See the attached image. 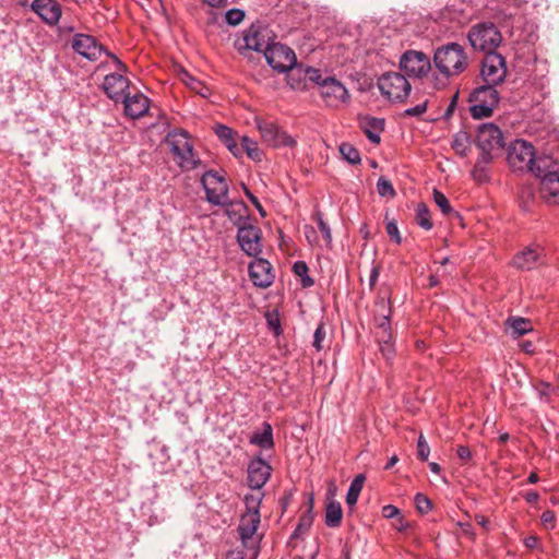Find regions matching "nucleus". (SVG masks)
I'll use <instances>...</instances> for the list:
<instances>
[{
  "mask_svg": "<svg viewBox=\"0 0 559 559\" xmlns=\"http://www.w3.org/2000/svg\"><path fill=\"white\" fill-rule=\"evenodd\" d=\"M433 64L443 76L453 78L466 71L469 58L463 46L448 43L435 50Z\"/></svg>",
  "mask_w": 559,
  "mask_h": 559,
  "instance_id": "nucleus-1",
  "label": "nucleus"
},
{
  "mask_svg": "<svg viewBox=\"0 0 559 559\" xmlns=\"http://www.w3.org/2000/svg\"><path fill=\"white\" fill-rule=\"evenodd\" d=\"M166 143L169 145L174 159L183 170H192L201 164L200 158L193 151V145L189 134L185 130H175L166 136Z\"/></svg>",
  "mask_w": 559,
  "mask_h": 559,
  "instance_id": "nucleus-2",
  "label": "nucleus"
},
{
  "mask_svg": "<svg viewBox=\"0 0 559 559\" xmlns=\"http://www.w3.org/2000/svg\"><path fill=\"white\" fill-rule=\"evenodd\" d=\"M476 144L481 152V162L489 164L504 147L503 134L495 123H483L477 130Z\"/></svg>",
  "mask_w": 559,
  "mask_h": 559,
  "instance_id": "nucleus-3",
  "label": "nucleus"
},
{
  "mask_svg": "<svg viewBox=\"0 0 559 559\" xmlns=\"http://www.w3.org/2000/svg\"><path fill=\"white\" fill-rule=\"evenodd\" d=\"M468 41L475 50L486 53L496 52L502 41V35L491 22H483L471 27L467 34Z\"/></svg>",
  "mask_w": 559,
  "mask_h": 559,
  "instance_id": "nucleus-4",
  "label": "nucleus"
},
{
  "mask_svg": "<svg viewBox=\"0 0 559 559\" xmlns=\"http://www.w3.org/2000/svg\"><path fill=\"white\" fill-rule=\"evenodd\" d=\"M508 164L514 171L535 173V151L531 143L524 140H515L508 150Z\"/></svg>",
  "mask_w": 559,
  "mask_h": 559,
  "instance_id": "nucleus-5",
  "label": "nucleus"
},
{
  "mask_svg": "<svg viewBox=\"0 0 559 559\" xmlns=\"http://www.w3.org/2000/svg\"><path fill=\"white\" fill-rule=\"evenodd\" d=\"M471 114L473 118L481 119L491 116L493 108L499 103L498 92L493 85L478 86L469 96Z\"/></svg>",
  "mask_w": 559,
  "mask_h": 559,
  "instance_id": "nucleus-6",
  "label": "nucleus"
},
{
  "mask_svg": "<svg viewBox=\"0 0 559 559\" xmlns=\"http://www.w3.org/2000/svg\"><path fill=\"white\" fill-rule=\"evenodd\" d=\"M201 183L205 190L209 203L218 206H228L231 204L227 181L217 171H206L201 178Z\"/></svg>",
  "mask_w": 559,
  "mask_h": 559,
  "instance_id": "nucleus-7",
  "label": "nucleus"
},
{
  "mask_svg": "<svg viewBox=\"0 0 559 559\" xmlns=\"http://www.w3.org/2000/svg\"><path fill=\"white\" fill-rule=\"evenodd\" d=\"M381 94L390 100L403 102L411 93L412 85L400 72H386L378 79Z\"/></svg>",
  "mask_w": 559,
  "mask_h": 559,
  "instance_id": "nucleus-8",
  "label": "nucleus"
},
{
  "mask_svg": "<svg viewBox=\"0 0 559 559\" xmlns=\"http://www.w3.org/2000/svg\"><path fill=\"white\" fill-rule=\"evenodd\" d=\"M112 59V62L116 67L117 72L107 74L104 79L103 88L105 94L112 100L119 102L128 93L130 82L122 74L126 72V66L112 53L107 52Z\"/></svg>",
  "mask_w": 559,
  "mask_h": 559,
  "instance_id": "nucleus-9",
  "label": "nucleus"
},
{
  "mask_svg": "<svg viewBox=\"0 0 559 559\" xmlns=\"http://www.w3.org/2000/svg\"><path fill=\"white\" fill-rule=\"evenodd\" d=\"M237 240L241 250L249 257H257L262 251V231L251 224L248 217L238 225Z\"/></svg>",
  "mask_w": 559,
  "mask_h": 559,
  "instance_id": "nucleus-10",
  "label": "nucleus"
},
{
  "mask_svg": "<svg viewBox=\"0 0 559 559\" xmlns=\"http://www.w3.org/2000/svg\"><path fill=\"white\" fill-rule=\"evenodd\" d=\"M400 69L408 76L420 79L431 70L429 57L423 51L406 50L400 58Z\"/></svg>",
  "mask_w": 559,
  "mask_h": 559,
  "instance_id": "nucleus-11",
  "label": "nucleus"
},
{
  "mask_svg": "<svg viewBox=\"0 0 559 559\" xmlns=\"http://www.w3.org/2000/svg\"><path fill=\"white\" fill-rule=\"evenodd\" d=\"M266 62L278 72H287L296 64L294 50L283 44L272 43L264 51Z\"/></svg>",
  "mask_w": 559,
  "mask_h": 559,
  "instance_id": "nucleus-12",
  "label": "nucleus"
},
{
  "mask_svg": "<svg viewBox=\"0 0 559 559\" xmlns=\"http://www.w3.org/2000/svg\"><path fill=\"white\" fill-rule=\"evenodd\" d=\"M480 74L486 84L498 85L507 76V66L504 58L497 52L486 53L480 68Z\"/></svg>",
  "mask_w": 559,
  "mask_h": 559,
  "instance_id": "nucleus-13",
  "label": "nucleus"
},
{
  "mask_svg": "<svg viewBox=\"0 0 559 559\" xmlns=\"http://www.w3.org/2000/svg\"><path fill=\"white\" fill-rule=\"evenodd\" d=\"M258 129L265 143L273 147H294L296 140L282 130L275 122L270 120H258Z\"/></svg>",
  "mask_w": 559,
  "mask_h": 559,
  "instance_id": "nucleus-14",
  "label": "nucleus"
},
{
  "mask_svg": "<svg viewBox=\"0 0 559 559\" xmlns=\"http://www.w3.org/2000/svg\"><path fill=\"white\" fill-rule=\"evenodd\" d=\"M242 43H238V49L265 51L272 45L270 32L266 27L251 25L242 36Z\"/></svg>",
  "mask_w": 559,
  "mask_h": 559,
  "instance_id": "nucleus-15",
  "label": "nucleus"
},
{
  "mask_svg": "<svg viewBox=\"0 0 559 559\" xmlns=\"http://www.w3.org/2000/svg\"><path fill=\"white\" fill-rule=\"evenodd\" d=\"M391 308L384 298H380L374 305L376 337L381 341H391Z\"/></svg>",
  "mask_w": 559,
  "mask_h": 559,
  "instance_id": "nucleus-16",
  "label": "nucleus"
},
{
  "mask_svg": "<svg viewBox=\"0 0 559 559\" xmlns=\"http://www.w3.org/2000/svg\"><path fill=\"white\" fill-rule=\"evenodd\" d=\"M260 515L242 514L238 526L242 547L253 551L255 556L257 543L255 533L260 525Z\"/></svg>",
  "mask_w": 559,
  "mask_h": 559,
  "instance_id": "nucleus-17",
  "label": "nucleus"
},
{
  "mask_svg": "<svg viewBox=\"0 0 559 559\" xmlns=\"http://www.w3.org/2000/svg\"><path fill=\"white\" fill-rule=\"evenodd\" d=\"M72 48L75 52L90 61L97 60L104 52V47L95 37L86 34H76L72 39Z\"/></svg>",
  "mask_w": 559,
  "mask_h": 559,
  "instance_id": "nucleus-18",
  "label": "nucleus"
},
{
  "mask_svg": "<svg viewBox=\"0 0 559 559\" xmlns=\"http://www.w3.org/2000/svg\"><path fill=\"white\" fill-rule=\"evenodd\" d=\"M320 94L329 106H337L348 98L346 87L332 76L324 78L321 83Z\"/></svg>",
  "mask_w": 559,
  "mask_h": 559,
  "instance_id": "nucleus-19",
  "label": "nucleus"
},
{
  "mask_svg": "<svg viewBox=\"0 0 559 559\" xmlns=\"http://www.w3.org/2000/svg\"><path fill=\"white\" fill-rule=\"evenodd\" d=\"M249 275L254 286L266 288L274 282L271 263L265 259H255L249 264Z\"/></svg>",
  "mask_w": 559,
  "mask_h": 559,
  "instance_id": "nucleus-20",
  "label": "nucleus"
},
{
  "mask_svg": "<svg viewBox=\"0 0 559 559\" xmlns=\"http://www.w3.org/2000/svg\"><path fill=\"white\" fill-rule=\"evenodd\" d=\"M272 467L261 457L253 459L248 465V486L261 489L271 476Z\"/></svg>",
  "mask_w": 559,
  "mask_h": 559,
  "instance_id": "nucleus-21",
  "label": "nucleus"
},
{
  "mask_svg": "<svg viewBox=\"0 0 559 559\" xmlns=\"http://www.w3.org/2000/svg\"><path fill=\"white\" fill-rule=\"evenodd\" d=\"M512 263L522 271L533 270L544 264V250L538 247H526L514 255Z\"/></svg>",
  "mask_w": 559,
  "mask_h": 559,
  "instance_id": "nucleus-22",
  "label": "nucleus"
},
{
  "mask_svg": "<svg viewBox=\"0 0 559 559\" xmlns=\"http://www.w3.org/2000/svg\"><path fill=\"white\" fill-rule=\"evenodd\" d=\"M31 8L49 25H56L62 14L61 5L55 0H33Z\"/></svg>",
  "mask_w": 559,
  "mask_h": 559,
  "instance_id": "nucleus-23",
  "label": "nucleus"
},
{
  "mask_svg": "<svg viewBox=\"0 0 559 559\" xmlns=\"http://www.w3.org/2000/svg\"><path fill=\"white\" fill-rule=\"evenodd\" d=\"M121 102L124 104L126 115L132 119L143 117L150 108V99L140 92L132 96L128 93Z\"/></svg>",
  "mask_w": 559,
  "mask_h": 559,
  "instance_id": "nucleus-24",
  "label": "nucleus"
},
{
  "mask_svg": "<svg viewBox=\"0 0 559 559\" xmlns=\"http://www.w3.org/2000/svg\"><path fill=\"white\" fill-rule=\"evenodd\" d=\"M360 128L371 143L379 144L381 141L380 134L384 130V119L365 117L360 120Z\"/></svg>",
  "mask_w": 559,
  "mask_h": 559,
  "instance_id": "nucleus-25",
  "label": "nucleus"
},
{
  "mask_svg": "<svg viewBox=\"0 0 559 559\" xmlns=\"http://www.w3.org/2000/svg\"><path fill=\"white\" fill-rule=\"evenodd\" d=\"M534 174L542 179L543 190L548 191L554 197L559 195V173L549 171L543 174L540 168L537 167Z\"/></svg>",
  "mask_w": 559,
  "mask_h": 559,
  "instance_id": "nucleus-26",
  "label": "nucleus"
},
{
  "mask_svg": "<svg viewBox=\"0 0 559 559\" xmlns=\"http://www.w3.org/2000/svg\"><path fill=\"white\" fill-rule=\"evenodd\" d=\"M252 444L259 445L262 449H272L274 447L273 430L270 424H263L261 432H254L250 439Z\"/></svg>",
  "mask_w": 559,
  "mask_h": 559,
  "instance_id": "nucleus-27",
  "label": "nucleus"
},
{
  "mask_svg": "<svg viewBox=\"0 0 559 559\" xmlns=\"http://www.w3.org/2000/svg\"><path fill=\"white\" fill-rule=\"evenodd\" d=\"M343 518V510L341 503L337 501H330L325 508V524L329 527H338Z\"/></svg>",
  "mask_w": 559,
  "mask_h": 559,
  "instance_id": "nucleus-28",
  "label": "nucleus"
},
{
  "mask_svg": "<svg viewBox=\"0 0 559 559\" xmlns=\"http://www.w3.org/2000/svg\"><path fill=\"white\" fill-rule=\"evenodd\" d=\"M182 82L194 93L199 94L200 96L207 98L211 95V90L209 86H206L203 82L195 79L188 72H183L181 74Z\"/></svg>",
  "mask_w": 559,
  "mask_h": 559,
  "instance_id": "nucleus-29",
  "label": "nucleus"
},
{
  "mask_svg": "<svg viewBox=\"0 0 559 559\" xmlns=\"http://www.w3.org/2000/svg\"><path fill=\"white\" fill-rule=\"evenodd\" d=\"M215 134L227 146V148L236 155V151H238V145L234 139L233 130L227 126L217 124L215 127Z\"/></svg>",
  "mask_w": 559,
  "mask_h": 559,
  "instance_id": "nucleus-30",
  "label": "nucleus"
},
{
  "mask_svg": "<svg viewBox=\"0 0 559 559\" xmlns=\"http://www.w3.org/2000/svg\"><path fill=\"white\" fill-rule=\"evenodd\" d=\"M365 475L358 474L350 483L349 489L346 495V503L349 507H353L357 503V500L359 498V495L362 490L364 483H365Z\"/></svg>",
  "mask_w": 559,
  "mask_h": 559,
  "instance_id": "nucleus-31",
  "label": "nucleus"
},
{
  "mask_svg": "<svg viewBox=\"0 0 559 559\" xmlns=\"http://www.w3.org/2000/svg\"><path fill=\"white\" fill-rule=\"evenodd\" d=\"M507 324L514 337H520L533 330L531 321L524 318L508 319Z\"/></svg>",
  "mask_w": 559,
  "mask_h": 559,
  "instance_id": "nucleus-32",
  "label": "nucleus"
},
{
  "mask_svg": "<svg viewBox=\"0 0 559 559\" xmlns=\"http://www.w3.org/2000/svg\"><path fill=\"white\" fill-rule=\"evenodd\" d=\"M313 515H312V499L309 501L308 510L301 514L299 518L296 530L293 533V537H299L300 535L308 532L312 525Z\"/></svg>",
  "mask_w": 559,
  "mask_h": 559,
  "instance_id": "nucleus-33",
  "label": "nucleus"
},
{
  "mask_svg": "<svg viewBox=\"0 0 559 559\" xmlns=\"http://www.w3.org/2000/svg\"><path fill=\"white\" fill-rule=\"evenodd\" d=\"M295 74H298L299 76H305L306 80L318 84L320 88L321 83L324 80L322 79V74L319 69H314L312 67H307L304 64H299L295 68Z\"/></svg>",
  "mask_w": 559,
  "mask_h": 559,
  "instance_id": "nucleus-34",
  "label": "nucleus"
},
{
  "mask_svg": "<svg viewBox=\"0 0 559 559\" xmlns=\"http://www.w3.org/2000/svg\"><path fill=\"white\" fill-rule=\"evenodd\" d=\"M263 499L262 493H248L245 496V514L260 515V506Z\"/></svg>",
  "mask_w": 559,
  "mask_h": 559,
  "instance_id": "nucleus-35",
  "label": "nucleus"
},
{
  "mask_svg": "<svg viewBox=\"0 0 559 559\" xmlns=\"http://www.w3.org/2000/svg\"><path fill=\"white\" fill-rule=\"evenodd\" d=\"M416 222L421 228L426 230H430L432 228L430 211L424 203H419L417 205Z\"/></svg>",
  "mask_w": 559,
  "mask_h": 559,
  "instance_id": "nucleus-36",
  "label": "nucleus"
},
{
  "mask_svg": "<svg viewBox=\"0 0 559 559\" xmlns=\"http://www.w3.org/2000/svg\"><path fill=\"white\" fill-rule=\"evenodd\" d=\"M340 153L352 165H357L361 160L359 151L350 143H342L340 145Z\"/></svg>",
  "mask_w": 559,
  "mask_h": 559,
  "instance_id": "nucleus-37",
  "label": "nucleus"
},
{
  "mask_svg": "<svg viewBox=\"0 0 559 559\" xmlns=\"http://www.w3.org/2000/svg\"><path fill=\"white\" fill-rule=\"evenodd\" d=\"M433 201L444 215L454 214L455 216H459V214L450 205L448 198L437 189L433 190Z\"/></svg>",
  "mask_w": 559,
  "mask_h": 559,
  "instance_id": "nucleus-38",
  "label": "nucleus"
},
{
  "mask_svg": "<svg viewBox=\"0 0 559 559\" xmlns=\"http://www.w3.org/2000/svg\"><path fill=\"white\" fill-rule=\"evenodd\" d=\"M293 270L296 275L301 277V285L302 287H310L313 285V280L308 276V265L304 261H297L294 263Z\"/></svg>",
  "mask_w": 559,
  "mask_h": 559,
  "instance_id": "nucleus-39",
  "label": "nucleus"
},
{
  "mask_svg": "<svg viewBox=\"0 0 559 559\" xmlns=\"http://www.w3.org/2000/svg\"><path fill=\"white\" fill-rule=\"evenodd\" d=\"M468 135L466 132H459L454 135L452 147L461 156H465L468 150Z\"/></svg>",
  "mask_w": 559,
  "mask_h": 559,
  "instance_id": "nucleus-40",
  "label": "nucleus"
},
{
  "mask_svg": "<svg viewBox=\"0 0 559 559\" xmlns=\"http://www.w3.org/2000/svg\"><path fill=\"white\" fill-rule=\"evenodd\" d=\"M241 146L246 151L247 155L254 159L259 160L261 156V151L258 147V144L255 141L251 140L248 136H242L241 139Z\"/></svg>",
  "mask_w": 559,
  "mask_h": 559,
  "instance_id": "nucleus-41",
  "label": "nucleus"
},
{
  "mask_svg": "<svg viewBox=\"0 0 559 559\" xmlns=\"http://www.w3.org/2000/svg\"><path fill=\"white\" fill-rule=\"evenodd\" d=\"M377 191L379 195L393 198L395 195V190L390 180L384 177H380L377 182Z\"/></svg>",
  "mask_w": 559,
  "mask_h": 559,
  "instance_id": "nucleus-42",
  "label": "nucleus"
},
{
  "mask_svg": "<svg viewBox=\"0 0 559 559\" xmlns=\"http://www.w3.org/2000/svg\"><path fill=\"white\" fill-rule=\"evenodd\" d=\"M265 319H266L269 329L272 330L276 336H278L282 333L281 320H280L278 312L277 311H267L265 313Z\"/></svg>",
  "mask_w": 559,
  "mask_h": 559,
  "instance_id": "nucleus-43",
  "label": "nucleus"
},
{
  "mask_svg": "<svg viewBox=\"0 0 559 559\" xmlns=\"http://www.w3.org/2000/svg\"><path fill=\"white\" fill-rule=\"evenodd\" d=\"M314 218L318 223L320 231L323 235L326 246L330 247L332 243V233L329 225L324 222L323 216L320 212L316 213Z\"/></svg>",
  "mask_w": 559,
  "mask_h": 559,
  "instance_id": "nucleus-44",
  "label": "nucleus"
},
{
  "mask_svg": "<svg viewBox=\"0 0 559 559\" xmlns=\"http://www.w3.org/2000/svg\"><path fill=\"white\" fill-rule=\"evenodd\" d=\"M485 165L486 164L484 162H481V156H480L478 158L477 163L475 164L474 169L472 171L473 178L477 182H485L489 178Z\"/></svg>",
  "mask_w": 559,
  "mask_h": 559,
  "instance_id": "nucleus-45",
  "label": "nucleus"
},
{
  "mask_svg": "<svg viewBox=\"0 0 559 559\" xmlns=\"http://www.w3.org/2000/svg\"><path fill=\"white\" fill-rule=\"evenodd\" d=\"M298 64L296 63L289 71V74L287 75L288 84L294 90H301L306 86V79L305 76H299L298 74H295V68Z\"/></svg>",
  "mask_w": 559,
  "mask_h": 559,
  "instance_id": "nucleus-46",
  "label": "nucleus"
},
{
  "mask_svg": "<svg viewBox=\"0 0 559 559\" xmlns=\"http://www.w3.org/2000/svg\"><path fill=\"white\" fill-rule=\"evenodd\" d=\"M226 22L229 25L236 26L245 19V12L240 9H230L225 14Z\"/></svg>",
  "mask_w": 559,
  "mask_h": 559,
  "instance_id": "nucleus-47",
  "label": "nucleus"
},
{
  "mask_svg": "<svg viewBox=\"0 0 559 559\" xmlns=\"http://www.w3.org/2000/svg\"><path fill=\"white\" fill-rule=\"evenodd\" d=\"M415 504L417 510L423 514L428 513L432 509L431 501L424 493H417L415 496Z\"/></svg>",
  "mask_w": 559,
  "mask_h": 559,
  "instance_id": "nucleus-48",
  "label": "nucleus"
},
{
  "mask_svg": "<svg viewBox=\"0 0 559 559\" xmlns=\"http://www.w3.org/2000/svg\"><path fill=\"white\" fill-rule=\"evenodd\" d=\"M430 454V448L423 435L418 437L417 441V456L421 461H427Z\"/></svg>",
  "mask_w": 559,
  "mask_h": 559,
  "instance_id": "nucleus-49",
  "label": "nucleus"
},
{
  "mask_svg": "<svg viewBox=\"0 0 559 559\" xmlns=\"http://www.w3.org/2000/svg\"><path fill=\"white\" fill-rule=\"evenodd\" d=\"M326 335L323 323H320L313 334L312 346L320 352L323 348L322 342L324 341Z\"/></svg>",
  "mask_w": 559,
  "mask_h": 559,
  "instance_id": "nucleus-50",
  "label": "nucleus"
},
{
  "mask_svg": "<svg viewBox=\"0 0 559 559\" xmlns=\"http://www.w3.org/2000/svg\"><path fill=\"white\" fill-rule=\"evenodd\" d=\"M378 343L380 345V352H381L382 356L386 360H391L394 356V348H393V345L391 344V341L378 340Z\"/></svg>",
  "mask_w": 559,
  "mask_h": 559,
  "instance_id": "nucleus-51",
  "label": "nucleus"
},
{
  "mask_svg": "<svg viewBox=\"0 0 559 559\" xmlns=\"http://www.w3.org/2000/svg\"><path fill=\"white\" fill-rule=\"evenodd\" d=\"M385 230L390 238L394 240L396 243H401L402 238L399 231V227L395 222L391 221L386 223Z\"/></svg>",
  "mask_w": 559,
  "mask_h": 559,
  "instance_id": "nucleus-52",
  "label": "nucleus"
},
{
  "mask_svg": "<svg viewBox=\"0 0 559 559\" xmlns=\"http://www.w3.org/2000/svg\"><path fill=\"white\" fill-rule=\"evenodd\" d=\"M242 189H243L246 197L250 200V202L254 205V207L259 211V213L262 216H265L266 213H265L263 206L261 205L260 201L258 200V198L253 193H251V191L245 185H242Z\"/></svg>",
  "mask_w": 559,
  "mask_h": 559,
  "instance_id": "nucleus-53",
  "label": "nucleus"
},
{
  "mask_svg": "<svg viewBox=\"0 0 559 559\" xmlns=\"http://www.w3.org/2000/svg\"><path fill=\"white\" fill-rule=\"evenodd\" d=\"M426 110H427V100H425L424 103L418 104L414 107L407 108L405 110V115L412 116V117H417V116L425 114Z\"/></svg>",
  "mask_w": 559,
  "mask_h": 559,
  "instance_id": "nucleus-54",
  "label": "nucleus"
},
{
  "mask_svg": "<svg viewBox=\"0 0 559 559\" xmlns=\"http://www.w3.org/2000/svg\"><path fill=\"white\" fill-rule=\"evenodd\" d=\"M382 514L386 519H393V518L397 519L399 516H401L400 515V510L395 506H393V504L384 506L382 508Z\"/></svg>",
  "mask_w": 559,
  "mask_h": 559,
  "instance_id": "nucleus-55",
  "label": "nucleus"
},
{
  "mask_svg": "<svg viewBox=\"0 0 559 559\" xmlns=\"http://www.w3.org/2000/svg\"><path fill=\"white\" fill-rule=\"evenodd\" d=\"M459 459L463 462H467L472 457V452L468 447L460 445L456 450Z\"/></svg>",
  "mask_w": 559,
  "mask_h": 559,
  "instance_id": "nucleus-56",
  "label": "nucleus"
},
{
  "mask_svg": "<svg viewBox=\"0 0 559 559\" xmlns=\"http://www.w3.org/2000/svg\"><path fill=\"white\" fill-rule=\"evenodd\" d=\"M540 520H542L544 525L550 524L551 526H554L555 521H556L555 512L551 511V510L544 511L542 513Z\"/></svg>",
  "mask_w": 559,
  "mask_h": 559,
  "instance_id": "nucleus-57",
  "label": "nucleus"
},
{
  "mask_svg": "<svg viewBox=\"0 0 559 559\" xmlns=\"http://www.w3.org/2000/svg\"><path fill=\"white\" fill-rule=\"evenodd\" d=\"M225 559H245V552L242 549H233L226 554Z\"/></svg>",
  "mask_w": 559,
  "mask_h": 559,
  "instance_id": "nucleus-58",
  "label": "nucleus"
},
{
  "mask_svg": "<svg viewBox=\"0 0 559 559\" xmlns=\"http://www.w3.org/2000/svg\"><path fill=\"white\" fill-rule=\"evenodd\" d=\"M524 545L528 549H535L538 546V537L535 535H530L524 539Z\"/></svg>",
  "mask_w": 559,
  "mask_h": 559,
  "instance_id": "nucleus-59",
  "label": "nucleus"
},
{
  "mask_svg": "<svg viewBox=\"0 0 559 559\" xmlns=\"http://www.w3.org/2000/svg\"><path fill=\"white\" fill-rule=\"evenodd\" d=\"M379 277V267L374 266L372 267L369 276V285L370 287H373L378 281Z\"/></svg>",
  "mask_w": 559,
  "mask_h": 559,
  "instance_id": "nucleus-60",
  "label": "nucleus"
},
{
  "mask_svg": "<svg viewBox=\"0 0 559 559\" xmlns=\"http://www.w3.org/2000/svg\"><path fill=\"white\" fill-rule=\"evenodd\" d=\"M524 498L528 503H536L539 499V493L537 491H528Z\"/></svg>",
  "mask_w": 559,
  "mask_h": 559,
  "instance_id": "nucleus-61",
  "label": "nucleus"
},
{
  "mask_svg": "<svg viewBox=\"0 0 559 559\" xmlns=\"http://www.w3.org/2000/svg\"><path fill=\"white\" fill-rule=\"evenodd\" d=\"M539 392L542 395H549L550 394V391H552V388L549 383L547 382H542L539 384V388H538Z\"/></svg>",
  "mask_w": 559,
  "mask_h": 559,
  "instance_id": "nucleus-62",
  "label": "nucleus"
},
{
  "mask_svg": "<svg viewBox=\"0 0 559 559\" xmlns=\"http://www.w3.org/2000/svg\"><path fill=\"white\" fill-rule=\"evenodd\" d=\"M396 520H397L396 528L399 531L402 532V531H405L408 527V522L403 516H399Z\"/></svg>",
  "mask_w": 559,
  "mask_h": 559,
  "instance_id": "nucleus-63",
  "label": "nucleus"
},
{
  "mask_svg": "<svg viewBox=\"0 0 559 559\" xmlns=\"http://www.w3.org/2000/svg\"><path fill=\"white\" fill-rule=\"evenodd\" d=\"M459 525H460L463 534L469 535V536L474 535L469 523H459Z\"/></svg>",
  "mask_w": 559,
  "mask_h": 559,
  "instance_id": "nucleus-64",
  "label": "nucleus"
}]
</instances>
